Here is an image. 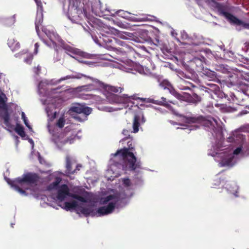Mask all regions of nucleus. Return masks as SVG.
<instances>
[{
	"label": "nucleus",
	"mask_w": 249,
	"mask_h": 249,
	"mask_svg": "<svg viewBox=\"0 0 249 249\" xmlns=\"http://www.w3.org/2000/svg\"><path fill=\"white\" fill-rule=\"evenodd\" d=\"M236 20L235 19L233 20L232 23H234V24L238 25H241L244 28L249 30V23H245V22H243V21L240 20L236 17Z\"/></svg>",
	"instance_id": "nucleus-30"
},
{
	"label": "nucleus",
	"mask_w": 249,
	"mask_h": 249,
	"mask_svg": "<svg viewBox=\"0 0 249 249\" xmlns=\"http://www.w3.org/2000/svg\"><path fill=\"white\" fill-rule=\"evenodd\" d=\"M61 47L67 52V53H70L73 54H76L80 56L88 58L89 54L85 52L80 51V50L74 48L69 45L66 44L64 41L61 42Z\"/></svg>",
	"instance_id": "nucleus-11"
},
{
	"label": "nucleus",
	"mask_w": 249,
	"mask_h": 249,
	"mask_svg": "<svg viewBox=\"0 0 249 249\" xmlns=\"http://www.w3.org/2000/svg\"><path fill=\"white\" fill-rule=\"evenodd\" d=\"M80 1L70 4L69 7L68 15L70 20L73 22L79 23L86 17L84 10L78 5Z\"/></svg>",
	"instance_id": "nucleus-5"
},
{
	"label": "nucleus",
	"mask_w": 249,
	"mask_h": 249,
	"mask_svg": "<svg viewBox=\"0 0 249 249\" xmlns=\"http://www.w3.org/2000/svg\"><path fill=\"white\" fill-rule=\"evenodd\" d=\"M86 75H85L84 74L80 73H75V74L67 75L66 76L61 77V78H60L58 80V82L60 83L62 81L66 80L67 79H81V78H82L83 77H86Z\"/></svg>",
	"instance_id": "nucleus-21"
},
{
	"label": "nucleus",
	"mask_w": 249,
	"mask_h": 249,
	"mask_svg": "<svg viewBox=\"0 0 249 249\" xmlns=\"http://www.w3.org/2000/svg\"><path fill=\"white\" fill-rule=\"evenodd\" d=\"M105 47L107 49L115 51L117 54L120 55V56H117V57H115L116 59L119 60H121V57L124 58L127 57L129 53H132L134 51V49L124 42L114 37L110 39L109 42Z\"/></svg>",
	"instance_id": "nucleus-3"
},
{
	"label": "nucleus",
	"mask_w": 249,
	"mask_h": 249,
	"mask_svg": "<svg viewBox=\"0 0 249 249\" xmlns=\"http://www.w3.org/2000/svg\"><path fill=\"white\" fill-rule=\"evenodd\" d=\"M70 189L66 184L61 185L57 191L56 197L58 200L62 202L65 200L67 196H69Z\"/></svg>",
	"instance_id": "nucleus-13"
},
{
	"label": "nucleus",
	"mask_w": 249,
	"mask_h": 249,
	"mask_svg": "<svg viewBox=\"0 0 249 249\" xmlns=\"http://www.w3.org/2000/svg\"><path fill=\"white\" fill-rule=\"evenodd\" d=\"M77 200L82 202H87L86 199L85 197H84L81 196H79Z\"/></svg>",
	"instance_id": "nucleus-47"
},
{
	"label": "nucleus",
	"mask_w": 249,
	"mask_h": 249,
	"mask_svg": "<svg viewBox=\"0 0 249 249\" xmlns=\"http://www.w3.org/2000/svg\"><path fill=\"white\" fill-rule=\"evenodd\" d=\"M33 56L31 55H30L28 56L26 58L24 59V61L29 64H30L31 63V62L33 60Z\"/></svg>",
	"instance_id": "nucleus-43"
},
{
	"label": "nucleus",
	"mask_w": 249,
	"mask_h": 249,
	"mask_svg": "<svg viewBox=\"0 0 249 249\" xmlns=\"http://www.w3.org/2000/svg\"><path fill=\"white\" fill-rule=\"evenodd\" d=\"M242 151V147H238L236 148L233 151V154L234 155H238L239 153H241Z\"/></svg>",
	"instance_id": "nucleus-44"
},
{
	"label": "nucleus",
	"mask_w": 249,
	"mask_h": 249,
	"mask_svg": "<svg viewBox=\"0 0 249 249\" xmlns=\"http://www.w3.org/2000/svg\"><path fill=\"white\" fill-rule=\"evenodd\" d=\"M80 89L81 90L86 91L95 90L93 87H92V85H90V84L82 86L80 87Z\"/></svg>",
	"instance_id": "nucleus-38"
},
{
	"label": "nucleus",
	"mask_w": 249,
	"mask_h": 249,
	"mask_svg": "<svg viewBox=\"0 0 249 249\" xmlns=\"http://www.w3.org/2000/svg\"><path fill=\"white\" fill-rule=\"evenodd\" d=\"M43 21V14L40 13L37 14L36 15V21H35V27L36 30L38 35L40 32L39 28L42 26V24Z\"/></svg>",
	"instance_id": "nucleus-20"
},
{
	"label": "nucleus",
	"mask_w": 249,
	"mask_h": 249,
	"mask_svg": "<svg viewBox=\"0 0 249 249\" xmlns=\"http://www.w3.org/2000/svg\"><path fill=\"white\" fill-rule=\"evenodd\" d=\"M4 98L6 99V96L4 93H2L1 95H0V108H3L7 106Z\"/></svg>",
	"instance_id": "nucleus-35"
},
{
	"label": "nucleus",
	"mask_w": 249,
	"mask_h": 249,
	"mask_svg": "<svg viewBox=\"0 0 249 249\" xmlns=\"http://www.w3.org/2000/svg\"><path fill=\"white\" fill-rule=\"evenodd\" d=\"M117 34L122 39H129L136 42L139 41V38L137 36L136 33L119 31Z\"/></svg>",
	"instance_id": "nucleus-14"
},
{
	"label": "nucleus",
	"mask_w": 249,
	"mask_h": 249,
	"mask_svg": "<svg viewBox=\"0 0 249 249\" xmlns=\"http://www.w3.org/2000/svg\"><path fill=\"white\" fill-rule=\"evenodd\" d=\"M232 158H230L223 160L220 162L222 166H230L232 165Z\"/></svg>",
	"instance_id": "nucleus-32"
},
{
	"label": "nucleus",
	"mask_w": 249,
	"mask_h": 249,
	"mask_svg": "<svg viewBox=\"0 0 249 249\" xmlns=\"http://www.w3.org/2000/svg\"><path fill=\"white\" fill-rule=\"evenodd\" d=\"M129 131H128V130H126V129H124L123 131V134L124 135V136H129Z\"/></svg>",
	"instance_id": "nucleus-49"
},
{
	"label": "nucleus",
	"mask_w": 249,
	"mask_h": 249,
	"mask_svg": "<svg viewBox=\"0 0 249 249\" xmlns=\"http://www.w3.org/2000/svg\"><path fill=\"white\" fill-rule=\"evenodd\" d=\"M136 95L128 96L124 94L123 96H119L114 93H109L107 96L108 101L111 104H120L125 102H130L131 100H139Z\"/></svg>",
	"instance_id": "nucleus-6"
},
{
	"label": "nucleus",
	"mask_w": 249,
	"mask_h": 249,
	"mask_svg": "<svg viewBox=\"0 0 249 249\" xmlns=\"http://www.w3.org/2000/svg\"><path fill=\"white\" fill-rule=\"evenodd\" d=\"M111 38L106 35H102V36H99V39L96 42L105 47L109 42Z\"/></svg>",
	"instance_id": "nucleus-27"
},
{
	"label": "nucleus",
	"mask_w": 249,
	"mask_h": 249,
	"mask_svg": "<svg viewBox=\"0 0 249 249\" xmlns=\"http://www.w3.org/2000/svg\"><path fill=\"white\" fill-rule=\"evenodd\" d=\"M237 191H236V192H235V193L234 194V195H235L236 196H238V195H237Z\"/></svg>",
	"instance_id": "nucleus-54"
},
{
	"label": "nucleus",
	"mask_w": 249,
	"mask_h": 249,
	"mask_svg": "<svg viewBox=\"0 0 249 249\" xmlns=\"http://www.w3.org/2000/svg\"><path fill=\"white\" fill-rule=\"evenodd\" d=\"M65 122L66 120L65 118L63 116H62L58 120L56 123V126L59 128H62L64 127Z\"/></svg>",
	"instance_id": "nucleus-34"
},
{
	"label": "nucleus",
	"mask_w": 249,
	"mask_h": 249,
	"mask_svg": "<svg viewBox=\"0 0 249 249\" xmlns=\"http://www.w3.org/2000/svg\"><path fill=\"white\" fill-rule=\"evenodd\" d=\"M117 198V196L114 195H110L104 197L101 200V202L103 204H106L109 201L115 199Z\"/></svg>",
	"instance_id": "nucleus-31"
},
{
	"label": "nucleus",
	"mask_w": 249,
	"mask_h": 249,
	"mask_svg": "<svg viewBox=\"0 0 249 249\" xmlns=\"http://www.w3.org/2000/svg\"><path fill=\"white\" fill-rule=\"evenodd\" d=\"M128 148H124L117 151L114 154V156H119L123 160L122 167L124 171H133L137 169L141 168V162L137 160L136 157L130 150H132V142H128Z\"/></svg>",
	"instance_id": "nucleus-1"
},
{
	"label": "nucleus",
	"mask_w": 249,
	"mask_h": 249,
	"mask_svg": "<svg viewBox=\"0 0 249 249\" xmlns=\"http://www.w3.org/2000/svg\"><path fill=\"white\" fill-rule=\"evenodd\" d=\"M117 201L109 202L107 206L98 208L97 211L95 212V215L101 216L111 213L115 209Z\"/></svg>",
	"instance_id": "nucleus-9"
},
{
	"label": "nucleus",
	"mask_w": 249,
	"mask_h": 249,
	"mask_svg": "<svg viewBox=\"0 0 249 249\" xmlns=\"http://www.w3.org/2000/svg\"><path fill=\"white\" fill-rule=\"evenodd\" d=\"M38 47H39V45L37 43H36L35 44V52H34V53L36 54H37V51H38Z\"/></svg>",
	"instance_id": "nucleus-48"
},
{
	"label": "nucleus",
	"mask_w": 249,
	"mask_h": 249,
	"mask_svg": "<svg viewBox=\"0 0 249 249\" xmlns=\"http://www.w3.org/2000/svg\"><path fill=\"white\" fill-rule=\"evenodd\" d=\"M85 77L90 79L92 81V83L90 84L92 85V87H93L95 90L104 89L105 84L98 79L87 75Z\"/></svg>",
	"instance_id": "nucleus-15"
},
{
	"label": "nucleus",
	"mask_w": 249,
	"mask_h": 249,
	"mask_svg": "<svg viewBox=\"0 0 249 249\" xmlns=\"http://www.w3.org/2000/svg\"><path fill=\"white\" fill-rule=\"evenodd\" d=\"M138 99L143 102L153 103L154 104L163 106L170 110H172L173 109L172 107L167 103L166 99L163 97H161L160 100H155L152 98L146 99L140 97L138 98Z\"/></svg>",
	"instance_id": "nucleus-12"
},
{
	"label": "nucleus",
	"mask_w": 249,
	"mask_h": 249,
	"mask_svg": "<svg viewBox=\"0 0 249 249\" xmlns=\"http://www.w3.org/2000/svg\"><path fill=\"white\" fill-rule=\"evenodd\" d=\"M91 111L90 107L77 104L70 108L69 113L75 120L83 122L87 120L88 116Z\"/></svg>",
	"instance_id": "nucleus-4"
},
{
	"label": "nucleus",
	"mask_w": 249,
	"mask_h": 249,
	"mask_svg": "<svg viewBox=\"0 0 249 249\" xmlns=\"http://www.w3.org/2000/svg\"><path fill=\"white\" fill-rule=\"evenodd\" d=\"M215 4V7L219 14L224 16L231 23H232L234 19L236 20V17L227 12L229 9L227 5L218 2H216Z\"/></svg>",
	"instance_id": "nucleus-7"
},
{
	"label": "nucleus",
	"mask_w": 249,
	"mask_h": 249,
	"mask_svg": "<svg viewBox=\"0 0 249 249\" xmlns=\"http://www.w3.org/2000/svg\"><path fill=\"white\" fill-rule=\"evenodd\" d=\"M15 130L21 138H24L25 137L26 133L24 131V127L21 125L17 124L15 127Z\"/></svg>",
	"instance_id": "nucleus-28"
},
{
	"label": "nucleus",
	"mask_w": 249,
	"mask_h": 249,
	"mask_svg": "<svg viewBox=\"0 0 249 249\" xmlns=\"http://www.w3.org/2000/svg\"><path fill=\"white\" fill-rule=\"evenodd\" d=\"M15 22V18L14 16L6 18L3 21L4 24L6 26H10L13 24Z\"/></svg>",
	"instance_id": "nucleus-33"
},
{
	"label": "nucleus",
	"mask_w": 249,
	"mask_h": 249,
	"mask_svg": "<svg viewBox=\"0 0 249 249\" xmlns=\"http://www.w3.org/2000/svg\"><path fill=\"white\" fill-rule=\"evenodd\" d=\"M21 118L23 120L24 124L25 125L30 129H32V128L31 126V125L29 124L28 119L27 117H26V115L24 113V112H21Z\"/></svg>",
	"instance_id": "nucleus-36"
},
{
	"label": "nucleus",
	"mask_w": 249,
	"mask_h": 249,
	"mask_svg": "<svg viewBox=\"0 0 249 249\" xmlns=\"http://www.w3.org/2000/svg\"><path fill=\"white\" fill-rule=\"evenodd\" d=\"M7 44L13 52L18 51L20 49L19 43L14 38H9Z\"/></svg>",
	"instance_id": "nucleus-18"
},
{
	"label": "nucleus",
	"mask_w": 249,
	"mask_h": 249,
	"mask_svg": "<svg viewBox=\"0 0 249 249\" xmlns=\"http://www.w3.org/2000/svg\"><path fill=\"white\" fill-rule=\"evenodd\" d=\"M79 195H76V194H71L70 193V195H69V196H70L74 199H78V197H79Z\"/></svg>",
	"instance_id": "nucleus-46"
},
{
	"label": "nucleus",
	"mask_w": 249,
	"mask_h": 249,
	"mask_svg": "<svg viewBox=\"0 0 249 249\" xmlns=\"http://www.w3.org/2000/svg\"><path fill=\"white\" fill-rule=\"evenodd\" d=\"M160 85L163 87L164 89H170L172 88V85L168 81L164 80L160 84Z\"/></svg>",
	"instance_id": "nucleus-37"
},
{
	"label": "nucleus",
	"mask_w": 249,
	"mask_h": 249,
	"mask_svg": "<svg viewBox=\"0 0 249 249\" xmlns=\"http://www.w3.org/2000/svg\"><path fill=\"white\" fill-rule=\"evenodd\" d=\"M123 183L125 187H129L131 185V182L129 178H125L123 179Z\"/></svg>",
	"instance_id": "nucleus-41"
},
{
	"label": "nucleus",
	"mask_w": 249,
	"mask_h": 249,
	"mask_svg": "<svg viewBox=\"0 0 249 249\" xmlns=\"http://www.w3.org/2000/svg\"><path fill=\"white\" fill-rule=\"evenodd\" d=\"M59 206L67 211L75 210L76 212V209L79 208V206L78 203L75 200H72L70 202H65L63 206L60 205Z\"/></svg>",
	"instance_id": "nucleus-17"
},
{
	"label": "nucleus",
	"mask_w": 249,
	"mask_h": 249,
	"mask_svg": "<svg viewBox=\"0 0 249 249\" xmlns=\"http://www.w3.org/2000/svg\"><path fill=\"white\" fill-rule=\"evenodd\" d=\"M233 139V138L232 137L228 138V142H231Z\"/></svg>",
	"instance_id": "nucleus-51"
},
{
	"label": "nucleus",
	"mask_w": 249,
	"mask_h": 249,
	"mask_svg": "<svg viewBox=\"0 0 249 249\" xmlns=\"http://www.w3.org/2000/svg\"><path fill=\"white\" fill-rule=\"evenodd\" d=\"M61 181V178L59 177H56L53 182L47 186V190L52 191L54 190H57Z\"/></svg>",
	"instance_id": "nucleus-24"
},
{
	"label": "nucleus",
	"mask_w": 249,
	"mask_h": 249,
	"mask_svg": "<svg viewBox=\"0 0 249 249\" xmlns=\"http://www.w3.org/2000/svg\"><path fill=\"white\" fill-rule=\"evenodd\" d=\"M40 71L41 67L39 66H37V67L34 68V72L37 74H38L40 72Z\"/></svg>",
	"instance_id": "nucleus-45"
},
{
	"label": "nucleus",
	"mask_w": 249,
	"mask_h": 249,
	"mask_svg": "<svg viewBox=\"0 0 249 249\" xmlns=\"http://www.w3.org/2000/svg\"><path fill=\"white\" fill-rule=\"evenodd\" d=\"M40 179L39 175L35 173L28 172L22 175V177H18L13 180L8 182L12 186L14 187L16 190L22 194H25V191L21 189L19 185L21 187L24 184L31 186L37 185Z\"/></svg>",
	"instance_id": "nucleus-2"
},
{
	"label": "nucleus",
	"mask_w": 249,
	"mask_h": 249,
	"mask_svg": "<svg viewBox=\"0 0 249 249\" xmlns=\"http://www.w3.org/2000/svg\"><path fill=\"white\" fill-rule=\"evenodd\" d=\"M217 124V121L214 118H212L211 120H203V125L210 128L211 129L214 130L215 128V125Z\"/></svg>",
	"instance_id": "nucleus-23"
},
{
	"label": "nucleus",
	"mask_w": 249,
	"mask_h": 249,
	"mask_svg": "<svg viewBox=\"0 0 249 249\" xmlns=\"http://www.w3.org/2000/svg\"><path fill=\"white\" fill-rule=\"evenodd\" d=\"M53 141L58 146L60 147L68 142L72 143L73 139L66 137L64 133H61L53 135Z\"/></svg>",
	"instance_id": "nucleus-10"
},
{
	"label": "nucleus",
	"mask_w": 249,
	"mask_h": 249,
	"mask_svg": "<svg viewBox=\"0 0 249 249\" xmlns=\"http://www.w3.org/2000/svg\"><path fill=\"white\" fill-rule=\"evenodd\" d=\"M3 74L2 73L0 72V79H1Z\"/></svg>",
	"instance_id": "nucleus-53"
},
{
	"label": "nucleus",
	"mask_w": 249,
	"mask_h": 249,
	"mask_svg": "<svg viewBox=\"0 0 249 249\" xmlns=\"http://www.w3.org/2000/svg\"><path fill=\"white\" fill-rule=\"evenodd\" d=\"M200 118H196V117H187L186 118V121L188 123H196L200 120Z\"/></svg>",
	"instance_id": "nucleus-40"
},
{
	"label": "nucleus",
	"mask_w": 249,
	"mask_h": 249,
	"mask_svg": "<svg viewBox=\"0 0 249 249\" xmlns=\"http://www.w3.org/2000/svg\"><path fill=\"white\" fill-rule=\"evenodd\" d=\"M74 1H75V2L79 1H77V0H69L70 4H71V3H75Z\"/></svg>",
	"instance_id": "nucleus-50"
},
{
	"label": "nucleus",
	"mask_w": 249,
	"mask_h": 249,
	"mask_svg": "<svg viewBox=\"0 0 249 249\" xmlns=\"http://www.w3.org/2000/svg\"><path fill=\"white\" fill-rule=\"evenodd\" d=\"M182 89H190V88L188 87H184V88H182Z\"/></svg>",
	"instance_id": "nucleus-52"
},
{
	"label": "nucleus",
	"mask_w": 249,
	"mask_h": 249,
	"mask_svg": "<svg viewBox=\"0 0 249 249\" xmlns=\"http://www.w3.org/2000/svg\"><path fill=\"white\" fill-rule=\"evenodd\" d=\"M207 75L210 78V80H214L216 78V74L213 71H210Z\"/></svg>",
	"instance_id": "nucleus-42"
},
{
	"label": "nucleus",
	"mask_w": 249,
	"mask_h": 249,
	"mask_svg": "<svg viewBox=\"0 0 249 249\" xmlns=\"http://www.w3.org/2000/svg\"><path fill=\"white\" fill-rule=\"evenodd\" d=\"M193 65H196V69L201 70L203 67L202 61L199 58L195 57L192 61Z\"/></svg>",
	"instance_id": "nucleus-29"
},
{
	"label": "nucleus",
	"mask_w": 249,
	"mask_h": 249,
	"mask_svg": "<svg viewBox=\"0 0 249 249\" xmlns=\"http://www.w3.org/2000/svg\"><path fill=\"white\" fill-rule=\"evenodd\" d=\"M81 213L85 216L87 217L89 215L94 216L95 215V212L91 207H82L80 206L76 209V213Z\"/></svg>",
	"instance_id": "nucleus-16"
},
{
	"label": "nucleus",
	"mask_w": 249,
	"mask_h": 249,
	"mask_svg": "<svg viewBox=\"0 0 249 249\" xmlns=\"http://www.w3.org/2000/svg\"><path fill=\"white\" fill-rule=\"evenodd\" d=\"M65 173L66 174L73 175L76 173L78 171H79L82 167L80 164H77L75 169H73L72 168V164L74 163V161L70 156H67L65 158Z\"/></svg>",
	"instance_id": "nucleus-8"
},
{
	"label": "nucleus",
	"mask_w": 249,
	"mask_h": 249,
	"mask_svg": "<svg viewBox=\"0 0 249 249\" xmlns=\"http://www.w3.org/2000/svg\"><path fill=\"white\" fill-rule=\"evenodd\" d=\"M141 116L139 115H135L133 123V132L137 133L139 131L140 126V120Z\"/></svg>",
	"instance_id": "nucleus-26"
},
{
	"label": "nucleus",
	"mask_w": 249,
	"mask_h": 249,
	"mask_svg": "<svg viewBox=\"0 0 249 249\" xmlns=\"http://www.w3.org/2000/svg\"><path fill=\"white\" fill-rule=\"evenodd\" d=\"M104 89L110 93H112L113 92H121L123 90V88H122L121 87L111 86L110 85L105 84Z\"/></svg>",
	"instance_id": "nucleus-25"
},
{
	"label": "nucleus",
	"mask_w": 249,
	"mask_h": 249,
	"mask_svg": "<svg viewBox=\"0 0 249 249\" xmlns=\"http://www.w3.org/2000/svg\"><path fill=\"white\" fill-rule=\"evenodd\" d=\"M207 85L210 88H206L211 90V91H217V90H218V89H219L218 86L216 84L210 83V84H208Z\"/></svg>",
	"instance_id": "nucleus-39"
},
{
	"label": "nucleus",
	"mask_w": 249,
	"mask_h": 249,
	"mask_svg": "<svg viewBox=\"0 0 249 249\" xmlns=\"http://www.w3.org/2000/svg\"><path fill=\"white\" fill-rule=\"evenodd\" d=\"M0 117L3 119L5 124L9 123L10 115L8 113L7 106L3 108H0Z\"/></svg>",
	"instance_id": "nucleus-19"
},
{
	"label": "nucleus",
	"mask_w": 249,
	"mask_h": 249,
	"mask_svg": "<svg viewBox=\"0 0 249 249\" xmlns=\"http://www.w3.org/2000/svg\"><path fill=\"white\" fill-rule=\"evenodd\" d=\"M187 101L191 103L197 104L201 101V97L195 93L192 95L188 94L187 95Z\"/></svg>",
	"instance_id": "nucleus-22"
}]
</instances>
